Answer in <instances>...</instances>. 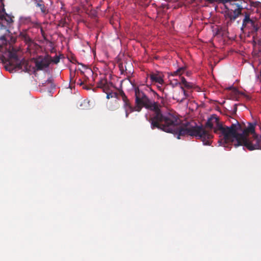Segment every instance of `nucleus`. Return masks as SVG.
Wrapping results in <instances>:
<instances>
[{"label":"nucleus","mask_w":261,"mask_h":261,"mask_svg":"<svg viewBox=\"0 0 261 261\" xmlns=\"http://www.w3.org/2000/svg\"><path fill=\"white\" fill-rule=\"evenodd\" d=\"M249 23H250L251 24L252 27L253 25H254V24H255V22H254V20H253L252 19H251V21H249Z\"/></svg>","instance_id":"obj_29"},{"label":"nucleus","mask_w":261,"mask_h":261,"mask_svg":"<svg viewBox=\"0 0 261 261\" xmlns=\"http://www.w3.org/2000/svg\"><path fill=\"white\" fill-rule=\"evenodd\" d=\"M107 80L105 79H101L97 84V87L102 89L107 84Z\"/></svg>","instance_id":"obj_21"},{"label":"nucleus","mask_w":261,"mask_h":261,"mask_svg":"<svg viewBox=\"0 0 261 261\" xmlns=\"http://www.w3.org/2000/svg\"><path fill=\"white\" fill-rule=\"evenodd\" d=\"M186 69V67H180L176 71L171 72L170 75L171 76L180 75L185 71Z\"/></svg>","instance_id":"obj_15"},{"label":"nucleus","mask_w":261,"mask_h":261,"mask_svg":"<svg viewBox=\"0 0 261 261\" xmlns=\"http://www.w3.org/2000/svg\"><path fill=\"white\" fill-rule=\"evenodd\" d=\"M238 130H242V126L238 122L230 126L219 124L214 128V133L220 134L221 137L218 143L225 147H228L229 144L233 145L236 147L242 146L240 138L241 136L239 135Z\"/></svg>","instance_id":"obj_3"},{"label":"nucleus","mask_w":261,"mask_h":261,"mask_svg":"<svg viewBox=\"0 0 261 261\" xmlns=\"http://www.w3.org/2000/svg\"><path fill=\"white\" fill-rule=\"evenodd\" d=\"M236 93L239 94H240L241 95H243L244 97H245L247 99L249 100L250 99V97L249 96L246 95L244 92H241L235 89Z\"/></svg>","instance_id":"obj_26"},{"label":"nucleus","mask_w":261,"mask_h":261,"mask_svg":"<svg viewBox=\"0 0 261 261\" xmlns=\"http://www.w3.org/2000/svg\"><path fill=\"white\" fill-rule=\"evenodd\" d=\"M60 57L58 56H55L53 59L50 56V60H51V63L53 62L55 64H57L60 62Z\"/></svg>","instance_id":"obj_23"},{"label":"nucleus","mask_w":261,"mask_h":261,"mask_svg":"<svg viewBox=\"0 0 261 261\" xmlns=\"http://www.w3.org/2000/svg\"><path fill=\"white\" fill-rule=\"evenodd\" d=\"M89 101L88 100L84 99L81 102L80 106L82 109H87L89 107Z\"/></svg>","instance_id":"obj_19"},{"label":"nucleus","mask_w":261,"mask_h":261,"mask_svg":"<svg viewBox=\"0 0 261 261\" xmlns=\"http://www.w3.org/2000/svg\"><path fill=\"white\" fill-rule=\"evenodd\" d=\"M158 99H160L161 100V101L160 103H158V102H156L158 104L160 105L161 106L160 107V111H161V108L162 107H164L165 106V100L163 98V97H160L159 96L158 97Z\"/></svg>","instance_id":"obj_25"},{"label":"nucleus","mask_w":261,"mask_h":261,"mask_svg":"<svg viewBox=\"0 0 261 261\" xmlns=\"http://www.w3.org/2000/svg\"><path fill=\"white\" fill-rule=\"evenodd\" d=\"M16 49H17V51H18V49L17 48H16ZM4 49L5 50V55L3 56L2 57H0V61H1L2 62H3L4 63H8H8H7V65H8V64H9V65L12 68V69L13 70H15V71H18V70H20L21 71H24V72H30L31 71H32L33 70H34V68L32 67V66L30 64V63H29V62L28 60H24V59L19 60L18 59V56H17L18 60L19 61H25L27 62V64L29 65V66H31V70H29H29L28 71L24 70H23L22 68H19L16 67V66H15V65L13 64L12 63H10V59H9L8 56L7 57L6 55V53L7 52V50L5 48H4ZM16 55H17V52H16Z\"/></svg>","instance_id":"obj_7"},{"label":"nucleus","mask_w":261,"mask_h":261,"mask_svg":"<svg viewBox=\"0 0 261 261\" xmlns=\"http://www.w3.org/2000/svg\"><path fill=\"white\" fill-rule=\"evenodd\" d=\"M134 90L135 93V103H136V111L140 112L143 107L153 111V113L150 115L149 117L147 118V120L150 123V127L151 129L153 128L152 123L153 121H158L156 118V116L163 115L164 114L162 113L160 111V105L158 104L156 102L151 101L149 99L147 95L141 90H140L138 87H135Z\"/></svg>","instance_id":"obj_4"},{"label":"nucleus","mask_w":261,"mask_h":261,"mask_svg":"<svg viewBox=\"0 0 261 261\" xmlns=\"http://www.w3.org/2000/svg\"><path fill=\"white\" fill-rule=\"evenodd\" d=\"M20 20L22 23H28L31 21V17L30 16H21L20 18Z\"/></svg>","instance_id":"obj_22"},{"label":"nucleus","mask_w":261,"mask_h":261,"mask_svg":"<svg viewBox=\"0 0 261 261\" xmlns=\"http://www.w3.org/2000/svg\"><path fill=\"white\" fill-rule=\"evenodd\" d=\"M254 4H255V5L253 4L252 6H257V5L259 4V2H255Z\"/></svg>","instance_id":"obj_31"},{"label":"nucleus","mask_w":261,"mask_h":261,"mask_svg":"<svg viewBox=\"0 0 261 261\" xmlns=\"http://www.w3.org/2000/svg\"><path fill=\"white\" fill-rule=\"evenodd\" d=\"M113 87V84L111 82H107V84H106L105 86L102 88L103 91L105 93H107L112 91L111 88Z\"/></svg>","instance_id":"obj_16"},{"label":"nucleus","mask_w":261,"mask_h":261,"mask_svg":"<svg viewBox=\"0 0 261 261\" xmlns=\"http://www.w3.org/2000/svg\"><path fill=\"white\" fill-rule=\"evenodd\" d=\"M235 110L236 111L237 110V106H236V105H235Z\"/></svg>","instance_id":"obj_32"},{"label":"nucleus","mask_w":261,"mask_h":261,"mask_svg":"<svg viewBox=\"0 0 261 261\" xmlns=\"http://www.w3.org/2000/svg\"><path fill=\"white\" fill-rule=\"evenodd\" d=\"M41 31L42 33H43V31L42 29H41Z\"/></svg>","instance_id":"obj_33"},{"label":"nucleus","mask_w":261,"mask_h":261,"mask_svg":"<svg viewBox=\"0 0 261 261\" xmlns=\"http://www.w3.org/2000/svg\"><path fill=\"white\" fill-rule=\"evenodd\" d=\"M241 145L250 151L261 150V136L258 138L255 133V126L252 123H249L247 127L245 128L242 133L240 134Z\"/></svg>","instance_id":"obj_5"},{"label":"nucleus","mask_w":261,"mask_h":261,"mask_svg":"<svg viewBox=\"0 0 261 261\" xmlns=\"http://www.w3.org/2000/svg\"><path fill=\"white\" fill-rule=\"evenodd\" d=\"M152 82L158 83L162 84L164 82L163 78L158 74L151 73L149 75Z\"/></svg>","instance_id":"obj_14"},{"label":"nucleus","mask_w":261,"mask_h":261,"mask_svg":"<svg viewBox=\"0 0 261 261\" xmlns=\"http://www.w3.org/2000/svg\"><path fill=\"white\" fill-rule=\"evenodd\" d=\"M227 10L225 12V16L226 18H229L230 20V21H233L232 17H233V14H232V11L231 10H229V9L227 8Z\"/></svg>","instance_id":"obj_20"},{"label":"nucleus","mask_w":261,"mask_h":261,"mask_svg":"<svg viewBox=\"0 0 261 261\" xmlns=\"http://www.w3.org/2000/svg\"><path fill=\"white\" fill-rule=\"evenodd\" d=\"M35 67H33L34 70L32 72H34L36 70H42L45 68L48 67L50 64L51 63V60H50V56H45L44 57L39 56L38 58L35 60ZM33 67V66H32ZM32 72V71H31ZM30 73V72H29Z\"/></svg>","instance_id":"obj_6"},{"label":"nucleus","mask_w":261,"mask_h":261,"mask_svg":"<svg viewBox=\"0 0 261 261\" xmlns=\"http://www.w3.org/2000/svg\"><path fill=\"white\" fill-rule=\"evenodd\" d=\"M181 83L188 89H191L193 87V84L191 83L188 82L184 77H181Z\"/></svg>","instance_id":"obj_18"},{"label":"nucleus","mask_w":261,"mask_h":261,"mask_svg":"<svg viewBox=\"0 0 261 261\" xmlns=\"http://www.w3.org/2000/svg\"><path fill=\"white\" fill-rule=\"evenodd\" d=\"M252 28L253 29V30L255 32H257L259 30V27L258 26V25L257 24H255V23L254 25L252 26Z\"/></svg>","instance_id":"obj_27"},{"label":"nucleus","mask_w":261,"mask_h":261,"mask_svg":"<svg viewBox=\"0 0 261 261\" xmlns=\"http://www.w3.org/2000/svg\"><path fill=\"white\" fill-rule=\"evenodd\" d=\"M19 37L23 40L28 45V48H29L34 45L33 40L29 36L26 32H21L19 34Z\"/></svg>","instance_id":"obj_12"},{"label":"nucleus","mask_w":261,"mask_h":261,"mask_svg":"<svg viewBox=\"0 0 261 261\" xmlns=\"http://www.w3.org/2000/svg\"><path fill=\"white\" fill-rule=\"evenodd\" d=\"M50 83L52 84L53 83V79L51 78H49L46 81L45 83Z\"/></svg>","instance_id":"obj_28"},{"label":"nucleus","mask_w":261,"mask_h":261,"mask_svg":"<svg viewBox=\"0 0 261 261\" xmlns=\"http://www.w3.org/2000/svg\"><path fill=\"white\" fill-rule=\"evenodd\" d=\"M0 8L1 9L0 14V41L2 44L0 47L5 48L7 50L6 55L10 59V63L16 66V67L22 68L24 70H31V66L27 64L25 61H19L16 55L17 49L13 45L8 42L7 37H9V29L13 24L14 17L9 15L6 12L4 0H1Z\"/></svg>","instance_id":"obj_2"},{"label":"nucleus","mask_w":261,"mask_h":261,"mask_svg":"<svg viewBox=\"0 0 261 261\" xmlns=\"http://www.w3.org/2000/svg\"><path fill=\"white\" fill-rule=\"evenodd\" d=\"M234 5L236 6L237 8L232 11L233 17L232 18L233 21L235 20L237 18L241 15L242 10L243 9L242 7L238 4L234 3Z\"/></svg>","instance_id":"obj_13"},{"label":"nucleus","mask_w":261,"mask_h":261,"mask_svg":"<svg viewBox=\"0 0 261 261\" xmlns=\"http://www.w3.org/2000/svg\"><path fill=\"white\" fill-rule=\"evenodd\" d=\"M249 21H251V19L250 18V14L248 12L245 13V18L243 20L242 26L243 27H245L247 23H249Z\"/></svg>","instance_id":"obj_17"},{"label":"nucleus","mask_w":261,"mask_h":261,"mask_svg":"<svg viewBox=\"0 0 261 261\" xmlns=\"http://www.w3.org/2000/svg\"><path fill=\"white\" fill-rule=\"evenodd\" d=\"M79 82H80V83H79V82H78V84H79L80 86H81V85H83V84H84V82H82L80 79L79 80Z\"/></svg>","instance_id":"obj_30"},{"label":"nucleus","mask_w":261,"mask_h":261,"mask_svg":"<svg viewBox=\"0 0 261 261\" xmlns=\"http://www.w3.org/2000/svg\"><path fill=\"white\" fill-rule=\"evenodd\" d=\"M190 96V93L186 91L182 87L174 91L173 98L178 102H181Z\"/></svg>","instance_id":"obj_8"},{"label":"nucleus","mask_w":261,"mask_h":261,"mask_svg":"<svg viewBox=\"0 0 261 261\" xmlns=\"http://www.w3.org/2000/svg\"><path fill=\"white\" fill-rule=\"evenodd\" d=\"M122 100L123 101L124 104H123V108L125 110V116L126 117H128V115L131 113L132 112L136 111V106L133 107L126 95L124 94V93L123 92L122 94Z\"/></svg>","instance_id":"obj_9"},{"label":"nucleus","mask_w":261,"mask_h":261,"mask_svg":"<svg viewBox=\"0 0 261 261\" xmlns=\"http://www.w3.org/2000/svg\"><path fill=\"white\" fill-rule=\"evenodd\" d=\"M7 70H8V66L6 67Z\"/></svg>","instance_id":"obj_34"},{"label":"nucleus","mask_w":261,"mask_h":261,"mask_svg":"<svg viewBox=\"0 0 261 261\" xmlns=\"http://www.w3.org/2000/svg\"><path fill=\"white\" fill-rule=\"evenodd\" d=\"M156 121L152 123V129H158L168 133L177 135V138L181 137L192 136L198 137L204 145L209 144V140L212 135L202 126H198L195 123L186 122L181 124V120L178 116L173 113H166L163 115L156 116Z\"/></svg>","instance_id":"obj_1"},{"label":"nucleus","mask_w":261,"mask_h":261,"mask_svg":"<svg viewBox=\"0 0 261 261\" xmlns=\"http://www.w3.org/2000/svg\"><path fill=\"white\" fill-rule=\"evenodd\" d=\"M107 94V98L110 99V98L116 97L117 93L115 92H112V91L106 93Z\"/></svg>","instance_id":"obj_24"},{"label":"nucleus","mask_w":261,"mask_h":261,"mask_svg":"<svg viewBox=\"0 0 261 261\" xmlns=\"http://www.w3.org/2000/svg\"><path fill=\"white\" fill-rule=\"evenodd\" d=\"M33 2L35 6L40 9L43 15L45 16L49 13L47 5L43 0H33Z\"/></svg>","instance_id":"obj_10"},{"label":"nucleus","mask_w":261,"mask_h":261,"mask_svg":"<svg viewBox=\"0 0 261 261\" xmlns=\"http://www.w3.org/2000/svg\"><path fill=\"white\" fill-rule=\"evenodd\" d=\"M216 124V126H218V125L221 124L219 123V118L215 115H212L210 118L208 119L207 122L205 123V127L206 128L210 129L212 130L214 128V125Z\"/></svg>","instance_id":"obj_11"}]
</instances>
